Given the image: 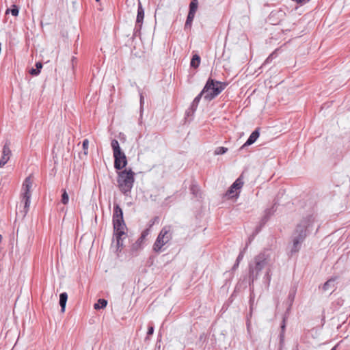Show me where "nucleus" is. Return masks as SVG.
<instances>
[{
    "mask_svg": "<svg viewBox=\"0 0 350 350\" xmlns=\"http://www.w3.org/2000/svg\"><path fill=\"white\" fill-rule=\"evenodd\" d=\"M314 223V217L312 215L304 217L300 223L297 225L295 231L292 234L293 245L291 250V254L293 255L298 252L301 248L302 243L307 237L310 228Z\"/></svg>",
    "mask_w": 350,
    "mask_h": 350,
    "instance_id": "obj_1",
    "label": "nucleus"
},
{
    "mask_svg": "<svg viewBox=\"0 0 350 350\" xmlns=\"http://www.w3.org/2000/svg\"><path fill=\"white\" fill-rule=\"evenodd\" d=\"M135 173L131 169H124L118 174V185L120 191L126 196H129L133 187Z\"/></svg>",
    "mask_w": 350,
    "mask_h": 350,
    "instance_id": "obj_2",
    "label": "nucleus"
},
{
    "mask_svg": "<svg viewBox=\"0 0 350 350\" xmlns=\"http://www.w3.org/2000/svg\"><path fill=\"white\" fill-rule=\"evenodd\" d=\"M227 85L226 83L208 78L202 90L204 99L207 101L212 100L226 88Z\"/></svg>",
    "mask_w": 350,
    "mask_h": 350,
    "instance_id": "obj_3",
    "label": "nucleus"
},
{
    "mask_svg": "<svg viewBox=\"0 0 350 350\" xmlns=\"http://www.w3.org/2000/svg\"><path fill=\"white\" fill-rule=\"evenodd\" d=\"M269 258L265 252L260 253L254 258V266L250 265V278L252 282L257 280L260 272L267 265Z\"/></svg>",
    "mask_w": 350,
    "mask_h": 350,
    "instance_id": "obj_4",
    "label": "nucleus"
},
{
    "mask_svg": "<svg viewBox=\"0 0 350 350\" xmlns=\"http://www.w3.org/2000/svg\"><path fill=\"white\" fill-rule=\"evenodd\" d=\"M114 158V168L117 170H122L127 165V159L124 152L122 150L119 142L113 139L111 142Z\"/></svg>",
    "mask_w": 350,
    "mask_h": 350,
    "instance_id": "obj_5",
    "label": "nucleus"
},
{
    "mask_svg": "<svg viewBox=\"0 0 350 350\" xmlns=\"http://www.w3.org/2000/svg\"><path fill=\"white\" fill-rule=\"evenodd\" d=\"M170 226H164L160 231L154 245L153 250L157 253H160L165 250L163 247L167 244L172 238V234L170 232Z\"/></svg>",
    "mask_w": 350,
    "mask_h": 350,
    "instance_id": "obj_6",
    "label": "nucleus"
},
{
    "mask_svg": "<svg viewBox=\"0 0 350 350\" xmlns=\"http://www.w3.org/2000/svg\"><path fill=\"white\" fill-rule=\"evenodd\" d=\"M32 185V181L31 180V177L28 176L25 178L23 184V188L24 189L23 200H24V211L25 213H27L29 210V207L30 205V188Z\"/></svg>",
    "mask_w": 350,
    "mask_h": 350,
    "instance_id": "obj_7",
    "label": "nucleus"
},
{
    "mask_svg": "<svg viewBox=\"0 0 350 350\" xmlns=\"http://www.w3.org/2000/svg\"><path fill=\"white\" fill-rule=\"evenodd\" d=\"M144 18V10L140 1L138 3L137 14L136 18V23L134 28L133 36H137L140 34V31L143 24V20Z\"/></svg>",
    "mask_w": 350,
    "mask_h": 350,
    "instance_id": "obj_8",
    "label": "nucleus"
},
{
    "mask_svg": "<svg viewBox=\"0 0 350 350\" xmlns=\"http://www.w3.org/2000/svg\"><path fill=\"white\" fill-rule=\"evenodd\" d=\"M123 221V211L121 207L119 204H114L112 218L113 226H116V225L122 224Z\"/></svg>",
    "mask_w": 350,
    "mask_h": 350,
    "instance_id": "obj_9",
    "label": "nucleus"
},
{
    "mask_svg": "<svg viewBox=\"0 0 350 350\" xmlns=\"http://www.w3.org/2000/svg\"><path fill=\"white\" fill-rule=\"evenodd\" d=\"M243 185V180L242 179V176H239L229 187V189L226 191V196H229V198L237 197L238 193L237 192L234 194V191L240 189Z\"/></svg>",
    "mask_w": 350,
    "mask_h": 350,
    "instance_id": "obj_10",
    "label": "nucleus"
},
{
    "mask_svg": "<svg viewBox=\"0 0 350 350\" xmlns=\"http://www.w3.org/2000/svg\"><path fill=\"white\" fill-rule=\"evenodd\" d=\"M12 152L10 148V143L6 142L3 147L2 155L0 159V167H3L9 161Z\"/></svg>",
    "mask_w": 350,
    "mask_h": 350,
    "instance_id": "obj_11",
    "label": "nucleus"
},
{
    "mask_svg": "<svg viewBox=\"0 0 350 350\" xmlns=\"http://www.w3.org/2000/svg\"><path fill=\"white\" fill-rule=\"evenodd\" d=\"M285 16L286 13L282 10L272 11L269 14V20L272 24L275 25L284 20Z\"/></svg>",
    "mask_w": 350,
    "mask_h": 350,
    "instance_id": "obj_12",
    "label": "nucleus"
},
{
    "mask_svg": "<svg viewBox=\"0 0 350 350\" xmlns=\"http://www.w3.org/2000/svg\"><path fill=\"white\" fill-rule=\"evenodd\" d=\"M260 135V129L256 128L250 135L245 143L240 148V150L243 149L245 147L253 144Z\"/></svg>",
    "mask_w": 350,
    "mask_h": 350,
    "instance_id": "obj_13",
    "label": "nucleus"
},
{
    "mask_svg": "<svg viewBox=\"0 0 350 350\" xmlns=\"http://www.w3.org/2000/svg\"><path fill=\"white\" fill-rule=\"evenodd\" d=\"M126 226L124 221L122 222V224L116 225L113 226L114 235L123 236L125 235V230H126Z\"/></svg>",
    "mask_w": 350,
    "mask_h": 350,
    "instance_id": "obj_14",
    "label": "nucleus"
},
{
    "mask_svg": "<svg viewBox=\"0 0 350 350\" xmlns=\"http://www.w3.org/2000/svg\"><path fill=\"white\" fill-rule=\"evenodd\" d=\"M68 299V294L66 292L62 293L59 295V305L61 307L62 312H64L66 305Z\"/></svg>",
    "mask_w": 350,
    "mask_h": 350,
    "instance_id": "obj_15",
    "label": "nucleus"
},
{
    "mask_svg": "<svg viewBox=\"0 0 350 350\" xmlns=\"http://www.w3.org/2000/svg\"><path fill=\"white\" fill-rule=\"evenodd\" d=\"M202 96H204V94H202V92H201L193 100L191 105V113H194V112L196 111L199 104V102Z\"/></svg>",
    "mask_w": 350,
    "mask_h": 350,
    "instance_id": "obj_16",
    "label": "nucleus"
},
{
    "mask_svg": "<svg viewBox=\"0 0 350 350\" xmlns=\"http://www.w3.org/2000/svg\"><path fill=\"white\" fill-rule=\"evenodd\" d=\"M335 280H336L335 278H330L327 282H325L324 283V284L323 285V287H322L323 290L324 291H327L328 290H331V289L334 288V287H335Z\"/></svg>",
    "mask_w": 350,
    "mask_h": 350,
    "instance_id": "obj_17",
    "label": "nucleus"
},
{
    "mask_svg": "<svg viewBox=\"0 0 350 350\" xmlns=\"http://www.w3.org/2000/svg\"><path fill=\"white\" fill-rule=\"evenodd\" d=\"M42 68V64L40 62L36 63V68H31L29 71V74L33 76H37L40 74Z\"/></svg>",
    "mask_w": 350,
    "mask_h": 350,
    "instance_id": "obj_18",
    "label": "nucleus"
},
{
    "mask_svg": "<svg viewBox=\"0 0 350 350\" xmlns=\"http://www.w3.org/2000/svg\"><path fill=\"white\" fill-rule=\"evenodd\" d=\"M107 305V301L105 299H99L96 303L94 304V308L95 310H100L105 308Z\"/></svg>",
    "mask_w": 350,
    "mask_h": 350,
    "instance_id": "obj_19",
    "label": "nucleus"
},
{
    "mask_svg": "<svg viewBox=\"0 0 350 350\" xmlns=\"http://www.w3.org/2000/svg\"><path fill=\"white\" fill-rule=\"evenodd\" d=\"M200 63V57L195 54L192 56V58L191 59L190 66L192 68H198Z\"/></svg>",
    "mask_w": 350,
    "mask_h": 350,
    "instance_id": "obj_20",
    "label": "nucleus"
},
{
    "mask_svg": "<svg viewBox=\"0 0 350 350\" xmlns=\"http://www.w3.org/2000/svg\"><path fill=\"white\" fill-rule=\"evenodd\" d=\"M190 190L191 193L196 197V198H201V193L199 187L195 184L193 183L190 187Z\"/></svg>",
    "mask_w": 350,
    "mask_h": 350,
    "instance_id": "obj_21",
    "label": "nucleus"
},
{
    "mask_svg": "<svg viewBox=\"0 0 350 350\" xmlns=\"http://www.w3.org/2000/svg\"><path fill=\"white\" fill-rule=\"evenodd\" d=\"M195 14H194V13L189 12L187 17L186 22H185V29L190 28L191 27V23H192V22L193 21V18H194V16H195Z\"/></svg>",
    "mask_w": 350,
    "mask_h": 350,
    "instance_id": "obj_22",
    "label": "nucleus"
},
{
    "mask_svg": "<svg viewBox=\"0 0 350 350\" xmlns=\"http://www.w3.org/2000/svg\"><path fill=\"white\" fill-rule=\"evenodd\" d=\"M295 297V290L291 291L288 294V299H287V301L288 303V308H287V311H288L290 310V308L294 301Z\"/></svg>",
    "mask_w": 350,
    "mask_h": 350,
    "instance_id": "obj_23",
    "label": "nucleus"
},
{
    "mask_svg": "<svg viewBox=\"0 0 350 350\" xmlns=\"http://www.w3.org/2000/svg\"><path fill=\"white\" fill-rule=\"evenodd\" d=\"M275 205V203L274 204V205L271 208L267 209L266 211L265 215V217H263V219L262 220L263 224H265L267 221V220L268 219L270 215H271L275 211V209L274 208Z\"/></svg>",
    "mask_w": 350,
    "mask_h": 350,
    "instance_id": "obj_24",
    "label": "nucleus"
},
{
    "mask_svg": "<svg viewBox=\"0 0 350 350\" xmlns=\"http://www.w3.org/2000/svg\"><path fill=\"white\" fill-rule=\"evenodd\" d=\"M198 0H192L189 4V12L196 14L198 9Z\"/></svg>",
    "mask_w": 350,
    "mask_h": 350,
    "instance_id": "obj_25",
    "label": "nucleus"
},
{
    "mask_svg": "<svg viewBox=\"0 0 350 350\" xmlns=\"http://www.w3.org/2000/svg\"><path fill=\"white\" fill-rule=\"evenodd\" d=\"M69 201L68 195L66 191V189H62V199L61 202L64 204H67Z\"/></svg>",
    "mask_w": 350,
    "mask_h": 350,
    "instance_id": "obj_26",
    "label": "nucleus"
},
{
    "mask_svg": "<svg viewBox=\"0 0 350 350\" xmlns=\"http://www.w3.org/2000/svg\"><path fill=\"white\" fill-rule=\"evenodd\" d=\"M9 12H10L13 16H16L18 15L19 10L16 5H13L10 10H7L6 14H8Z\"/></svg>",
    "mask_w": 350,
    "mask_h": 350,
    "instance_id": "obj_27",
    "label": "nucleus"
},
{
    "mask_svg": "<svg viewBox=\"0 0 350 350\" xmlns=\"http://www.w3.org/2000/svg\"><path fill=\"white\" fill-rule=\"evenodd\" d=\"M228 151V148L226 147H217L215 150V154L219 155V154H224Z\"/></svg>",
    "mask_w": 350,
    "mask_h": 350,
    "instance_id": "obj_28",
    "label": "nucleus"
},
{
    "mask_svg": "<svg viewBox=\"0 0 350 350\" xmlns=\"http://www.w3.org/2000/svg\"><path fill=\"white\" fill-rule=\"evenodd\" d=\"M82 146H83V150L84 155H85V156L88 155V146H89V141H88V139H85L83 141Z\"/></svg>",
    "mask_w": 350,
    "mask_h": 350,
    "instance_id": "obj_29",
    "label": "nucleus"
},
{
    "mask_svg": "<svg viewBox=\"0 0 350 350\" xmlns=\"http://www.w3.org/2000/svg\"><path fill=\"white\" fill-rule=\"evenodd\" d=\"M116 239V244L118 250L120 248H122L123 247V240H122V236H118V235H114Z\"/></svg>",
    "mask_w": 350,
    "mask_h": 350,
    "instance_id": "obj_30",
    "label": "nucleus"
},
{
    "mask_svg": "<svg viewBox=\"0 0 350 350\" xmlns=\"http://www.w3.org/2000/svg\"><path fill=\"white\" fill-rule=\"evenodd\" d=\"M247 245H248V243L246 245L245 247L243 248V250L240 252V253H239V254L237 256V258L236 260L237 262L240 263V262L243 260V256H244V254H245V250L247 249Z\"/></svg>",
    "mask_w": 350,
    "mask_h": 350,
    "instance_id": "obj_31",
    "label": "nucleus"
},
{
    "mask_svg": "<svg viewBox=\"0 0 350 350\" xmlns=\"http://www.w3.org/2000/svg\"><path fill=\"white\" fill-rule=\"evenodd\" d=\"M276 56L275 52L272 53L265 61L263 65L270 63L273 59Z\"/></svg>",
    "mask_w": 350,
    "mask_h": 350,
    "instance_id": "obj_32",
    "label": "nucleus"
},
{
    "mask_svg": "<svg viewBox=\"0 0 350 350\" xmlns=\"http://www.w3.org/2000/svg\"><path fill=\"white\" fill-rule=\"evenodd\" d=\"M153 333H154V327L152 325H149L148 332H147V337L146 338V339H148V336L152 335Z\"/></svg>",
    "mask_w": 350,
    "mask_h": 350,
    "instance_id": "obj_33",
    "label": "nucleus"
},
{
    "mask_svg": "<svg viewBox=\"0 0 350 350\" xmlns=\"http://www.w3.org/2000/svg\"><path fill=\"white\" fill-rule=\"evenodd\" d=\"M265 279H266L267 280V283L268 284H269L270 282V280H271V274H270V269H268L265 275V277H264Z\"/></svg>",
    "mask_w": 350,
    "mask_h": 350,
    "instance_id": "obj_34",
    "label": "nucleus"
},
{
    "mask_svg": "<svg viewBox=\"0 0 350 350\" xmlns=\"http://www.w3.org/2000/svg\"><path fill=\"white\" fill-rule=\"evenodd\" d=\"M139 96H140V109L142 111L143 109V105L144 103V97L143 96V93H142V92L139 93Z\"/></svg>",
    "mask_w": 350,
    "mask_h": 350,
    "instance_id": "obj_35",
    "label": "nucleus"
},
{
    "mask_svg": "<svg viewBox=\"0 0 350 350\" xmlns=\"http://www.w3.org/2000/svg\"><path fill=\"white\" fill-rule=\"evenodd\" d=\"M284 341V332H281L280 334V345L282 346Z\"/></svg>",
    "mask_w": 350,
    "mask_h": 350,
    "instance_id": "obj_36",
    "label": "nucleus"
},
{
    "mask_svg": "<svg viewBox=\"0 0 350 350\" xmlns=\"http://www.w3.org/2000/svg\"><path fill=\"white\" fill-rule=\"evenodd\" d=\"M148 234V230H145L144 231H143L141 234V237H140L141 240L144 239L146 237V236H147Z\"/></svg>",
    "mask_w": 350,
    "mask_h": 350,
    "instance_id": "obj_37",
    "label": "nucleus"
},
{
    "mask_svg": "<svg viewBox=\"0 0 350 350\" xmlns=\"http://www.w3.org/2000/svg\"><path fill=\"white\" fill-rule=\"evenodd\" d=\"M286 328L285 319H283L282 323L281 325V332H284Z\"/></svg>",
    "mask_w": 350,
    "mask_h": 350,
    "instance_id": "obj_38",
    "label": "nucleus"
},
{
    "mask_svg": "<svg viewBox=\"0 0 350 350\" xmlns=\"http://www.w3.org/2000/svg\"><path fill=\"white\" fill-rule=\"evenodd\" d=\"M239 265V262H237V261H236V262H235V263H234V265H233V267H232V271H235V270L238 268Z\"/></svg>",
    "mask_w": 350,
    "mask_h": 350,
    "instance_id": "obj_39",
    "label": "nucleus"
},
{
    "mask_svg": "<svg viewBox=\"0 0 350 350\" xmlns=\"http://www.w3.org/2000/svg\"><path fill=\"white\" fill-rule=\"evenodd\" d=\"M193 114V113H191V107L187 110V111H186V115H187V116H192Z\"/></svg>",
    "mask_w": 350,
    "mask_h": 350,
    "instance_id": "obj_40",
    "label": "nucleus"
},
{
    "mask_svg": "<svg viewBox=\"0 0 350 350\" xmlns=\"http://www.w3.org/2000/svg\"><path fill=\"white\" fill-rule=\"evenodd\" d=\"M336 347H337V345H336L335 347H334L331 350H336Z\"/></svg>",
    "mask_w": 350,
    "mask_h": 350,
    "instance_id": "obj_41",
    "label": "nucleus"
},
{
    "mask_svg": "<svg viewBox=\"0 0 350 350\" xmlns=\"http://www.w3.org/2000/svg\"><path fill=\"white\" fill-rule=\"evenodd\" d=\"M157 219V217H154L152 221V224H154L155 220Z\"/></svg>",
    "mask_w": 350,
    "mask_h": 350,
    "instance_id": "obj_42",
    "label": "nucleus"
},
{
    "mask_svg": "<svg viewBox=\"0 0 350 350\" xmlns=\"http://www.w3.org/2000/svg\"><path fill=\"white\" fill-rule=\"evenodd\" d=\"M157 219V217H154L152 221V224H154L155 220Z\"/></svg>",
    "mask_w": 350,
    "mask_h": 350,
    "instance_id": "obj_43",
    "label": "nucleus"
},
{
    "mask_svg": "<svg viewBox=\"0 0 350 350\" xmlns=\"http://www.w3.org/2000/svg\"><path fill=\"white\" fill-rule=\"evenodd\" d=\"M157 219V217H154L152 221V224H154L155 220Z\"/></svg>",
    "mask_w": 350,
    "mask_h": 350,
    "instance_id": "obj_44",
    "label": "nucleus"
},
{
    "mask_svg": "<svg viewBox=\"0 0 350 350\" xmlns=\"http://www.w3.org/2000/svg\"><path fill=\"white\" fill-rule=\"evenodd\" d=\"M96 2H99V1H100V0H96Z\"/></svg>",
    "mask_w": 350,
    "mask_h": 350,
    "instance_id": "obj_45",
    "label": "nucleus"
}]
</instances>
